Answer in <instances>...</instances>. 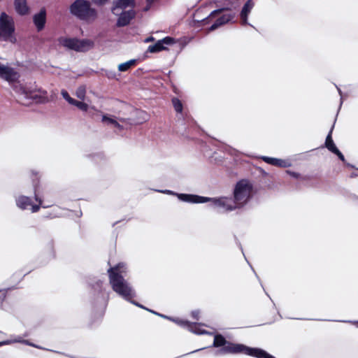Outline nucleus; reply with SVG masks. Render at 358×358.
I'll return each mask as SVG.
<instances>
[{
    "label": "nucleus",
    "mask_w": 358,
    "mask_h": 358,
    "mask_svg": "<svg viewBox=\"0 0 358 358\" xmlns=\"http://www.w3.org/2000/svg\"><path fill=\"white\" fill-rule=\"evenodd\" d=\"M14 91L17 93L20 96H22L26 99H35L36 96L32 94V92L28 91L24 86L21 84H15L13 86Z\"/></svg>",
    "instance_id": "18"
},
{
    "label": "nucleus",
    "mask_w": 358,
    "mask_h": 358,
    "mask_svg": "<svg viewBox=\"0 0 358 358\" xmlns=\"http://www.w3.org/2000/svg\"><path fill=\"white\" fill-rule=\"evenodd\" d=\"M61 94L62 96V97L71 105H72L73 103V102H75V100L74 99L71 98L70 96V95L69 94L68 92L65 90H62L61 91Z\"/></svg>",
    "instance_id": "29"
},
{
    "label": "nucleus",
    "mask_w": 358,
    "mask_h": 358,
    "mask_svg": "<svg viewBox=\"0 0 358 358\" xmlns=\"http://www.w3.org/2000/svg\"><path fill=\"white\" fill-rule=\"evenodd\" d=\"M203 324L201 323H197V322H190V326L187 327V329H188L189 331L198 334V335H202V334H212V333H210L204 329H201L199 328L200 326H203Z\"/></svg>",
    "instance_id": "20"
},
{
    "label": "nucleus",
    "mask_w": 358,
    "mask_h": 358,
    "mask_svg": "<svg viewBox=\"0 0 358 358\" xmlns=\"http://www.w3.org/2000/svg\"><path fill=\"white\" fill-rule=\"evenodd\" d=\"M156 191L159 192H162V193L166 194H168V195H172V196H177V195H178L180 194V193L173 192V191L170 190V189L156 190Z\"/></svg>",
    "instance_id": "32"
},
{
    "label": "nucleus",
    "mask_w": 358,
    "mask_h": 358,
    "mask_svg": "<svg viewBox=\"0 0 358 358\" xmlns=\"http://www.w3.org/2000/svg\"><path fill=\"white\" fill-rule=\"evenodd\" d=\"M253 187L247 180L238 181L233 190L232 196L215 197L213 200V208H217L220 213H229L243 208L252 199Z\"/></svg>",
    "instance_id": "1"
},
{
    "label": "nucleus",
    "mask_w": 358,
    "mask_h": 358,
    "mask_svg": "<svg viewBox=\"0 0 358 358\" xmlns=\"http://www.w3.org/2000/svg\"><path fill=\"white\" fill-rule=\"evenodd\" d=\"M148 9H149V7H146V8H145V10H148Z\"/></svg>",
    "instance_id": "54"
},
{
    "label": "nucleus",
    "mask_w": 358,
    "mask_h": 358,
    "mask_svg": "<svg viewBox=\"0 0 358 358\" xmlns=\"http://www.w3.org/2000/svg\"><path fill=\"white\" fill-rule=\"evenodd\" d=\"M199 313H200L199 310H194L192 311L191 315L196 320H199Z\"/></svg>",
    "instance_id": "36"
},
{
    "label": "nucleus",
    "mask_w": 358,
    "mask_h": 358,
    "mask_svg": "<svg viewBox=\"0 0 358 358\" xmlns=\"http://www.w3.org/2000/svg\"><path fill=\"white\" fill-rule=\"evenodd\" d=\"M253 7L254 2L252 0H248L243 5L240 13L241 23L242 25H250L252 27L255 28V27L250 24L248 21V15L250 13Z\"/></svg>",
    "instance_id": "14"
},
{
    "label": "nucleus",
    "mask_w": 358,
    "mask_h": 358,
    "mask_svg": "<svg viewBox=\"0 0 358 358\" xmlns=\"http://www.w3.org/2000/svg\"><path fill=\"white\" fill-rule=\"evenodd\" d=\"M33 21L38 31L43 29L46 22V10L45 8H42L39 13L34 15Z\"/></svg>",
    "instance_id": "16"
},
{
    "label": "nucleus",
    "mask_w": 358,
    "mask_h": 358,
    "mask_svg": "<svg viewBox=\"0 0 358 358\" xmlns=\"http://www.w3.org/2000/svg\"><path fill=\"white\" fill-rule=\"evenodd\" d=\"M222 149L224 152H228L230 150V148L227 147V145H222Z\"/></svg>",
    "instance_id": "42"
},
{
    "label": "nucleus",
    "mask_w": 358,
    "mask_h": 358,
    "mask_svg": "<svg viewBox=\"0 0 358 358\" xmlns=\"http://www.w3.org/2000/svg\"><path fill=\"white\" fill-rule=\"evenodd\" d=\"M15 30L13 19L5 12L1 13L0 15V41L15 43L16 42L14 35Z\"/></svg>",
    "instance_id": "5"
},
{
    "label": "nucleus",
    "mask_w": 358,
    "mask_h": 358,
    "mask_svg": "<svg viewBox=\"0 0 358 358\" xmlns=\"http://www.w3.org/2000/svg\"><path fill=\"white\" fill-rule=\"evenodd\" d=\"M23 344H25L27 345H29V346H31V347H34V348H38V349H43V350H49L48 349H46V348H43L39 345H37L31 342H30L29 340H25V341H23ZM50 351H52L54 352H56V353H58V354H61V355H64V353L62 352H59V351H55V350H50Z\"/></svg>",
    "instance_id": "30"
},
{
    "label": "nucleus",
    "mask_w": 358,
    "mask_h": 358,
    "mask_svg": "<svg viewBox=\"0 0 358 358\" xmlns=\"http://www.w3.org/2000/svg\"><path fill=\"white\" fill-rule=\"evenodd\" d=\"M218 10H220L219 12L220 13H222V12L224 11H226V10H229L230 8L229 7H222V8H218Z\"/></svg>",
    "instance_id": "41"
},
{
    "label": "nucleus",
    "mask_w": 358,
    "mask_h": 358,
    "mask_svg": "<svg viewBox=\"0 0 358 358\" xmlns=\"http://www.w3.org/2000/svg\"><path fill=\"white\" fill-rule=\"evenodd\" d=\"M146 310H148V312L152 313V314L156 315L157 314V312H156L153 310L149 309V308H146Z\"/></svg>",
    "instance_id": "44"
},
{
    "label": "nucleus",
    "mask_w": 358,
    "mask_h": 358,
    "mask_svg": "<svg viewBox=\"0 0 358 358\" xmlns=\"http://www.w3.org/2000/svg\"><path fill=\"white\" fill-rule=\"evenodd\" d=\"M334 125H333L327 134L325 140V147L332 153L338 148L336 145H335L333 139H332V131L334 129Z\"/></svg>",
    "instance_id": "21"
},
{
    "label": "nucleus",
    "mask_w": 358,
    "mask_h": 358,
    "mask_svg": "<svg viewBox=\"0 0 358 358\" xmlns=\"http://www.w3.org/2000/svg\"><path fill=\"white\" fill-rule=\"evenodd\" d=\"M266 296H268L269 297V299L272 301V299H271V296L268 295V294L266 292Z\"/></svg>",
    "instance_id": "51"
},
{
    "label": "nucleus",
    "mask_w": 358,
    "mask_h": 358,
    "mask_svg": "<svg viewBox=\"0 0 358 358\" xmlns=\"http://www.w3.org/2000/svg\"><path fill=\"white\" fill-rule=\"evenodd\" d=\"M176 43L175 39L171 36H166L158 40L154 45L148 46V52L156 53L166 50V45H171Z\"/></svg>",
    "instance_id": "9"
},
{
    "label": "nucleus",
    "mask_w": 358,
    "mask_h": 358,
    "mask_svg": "<svg viewBox=\"0 0 358 358\" xmlns=\"http://www.w3.org/2000/svg\"><path fill=\"white\" fill-rule=\"evenodd\" d=\"M155 0H146L147 3L150 5L154 2Z\"/></svg>",
    "instance_id": "49"
},
{
    "label": "nucleus",
    "mask_w": 358,
    "mask_h": 358,
    "mask_svg": "<svg viewBox=\"0 0 358 358\" xmlns=\"http://www.w3.org/2000/svg\"><path fill=\"white\" fill-rule=\"evenodd\" d=\"M250 267H251L252 270L253 271V272L255 273V276H256V277L258 278V280H259V278L258 275L257 274V273L255 272V271L254 270V268H253L251 266H250Z\"/></svg>",
    "instance_id": "47"
},
{
    "label": "nucleus",
    "mask_w": 358,
    "mask_h": 358,
    "mask_svg": "<svg viewBox=\"0 0 358 358\" xmlns=\"http://www.w3.org/2000/svg\"><path fill=\"white\" fill-rule=\"evenodd\" d=\"M6 341H11V344L14 343H23V341H25V340L22 339V338L21 336H17L15 339H8V340H6Z\"/></svg>",
    "instance_id": "35"
},
{
    "label": "nucleus",
    "mask_w": 358,
    "mask_h": 358,
    "mask_svg": "<svg viewBox=\"0 0 358 358\" xmlns=\"http://www.w3.org/2000/svg\"><path fill=\"white\" fill-rule=\"evenodd\" d=\"M127 301H129L131 303L134 304V306H137V307H139L142 309H144V310H146V307H145L143 305L139 303L138 302L133 300V299H131V300H126Z\"/></svg>",
    "instance_id": "34"
},
{
    "label": "nucleus",
    "mask_w": 358,
    "mask_h": 358,
    "mask_svg": "<svg viewBox=\"0 0 358 358\" xmlns=\"http://www.w3.org/2000/svg\"><path fill=\"white\" fill-rule=\"evenodd\" d=\"M14 7L16 13L20 15H25L29 13L27 0H14Z\"/></svg>",
    "instance_id": "19"
},
{
    "label": "nucleus",
    "mask_w": 358,
    "mask_h": 358,
    "mask_svg": "<svg viewBox=\"0 0 358 358\" xmlns=\"http://www.w3.org/2000/svg\"><path fill=\"white\" fill-rule=\"evenodd\" d=\"M5 298H6V294H4V295L3 296V297H2L1 300H2V301H3V300L5 299Z\"/></svg>",
    "instance_id": "50"
},
{
    "label": "nucleus",
    "mask_w": 358,
    "mask_h": 358,
    "mask_svg": "<svg viewBox=\"0 0 358 358\" xmlns=\"http://www.w3.org/2000/svg\"><path fill=\"white\" fill-rule=\"evenodd\" d=\"M175 318H176V317H171V316H168L167 320H170V321H171V322H173V320H175Z\"/></svg>",
    "instance_id": "46"
},
{
    "label": "nucleus",
    "mask_w": 358,
    "mask_h": 358,
    "mask_svg": "<svg viewBox=\"0 0 358 358\" xmlns=\"http://www.w3.org/2000/svg\"><path fill=\"white\" fill-rule=\"evenodd\" d=\"M102 121L107 124H113L119 129H122V125H120L114 118L109 117L108 115H103L102 116Z\"/></svg>",
    "instance_id": "24"
},
{
    "label": "nucleus",
    "mask_w": 358,
    "mask_h": 358,
    "mask_svg": "<svg viewBox=\"0 0 358 358\" xmlns=\"http://www.w3.org/2000/svg\"><path fill=\"white\" fill-rule=\"evenodd\" d=\"M65 48L76 52H85L94 47V42L90 39H78L76 38H66L61 41Z\"/></svg>",
    "instance_id": "6"
},
{
    "label": "nucleus",
    "mask_w": 358,
    "mask_h": 358,
    "mask_svg": "<svg viewBox=\"0 0 358 358\" xmlns=\"http://www.w3.org/2000/svg\"><path fill=\"white\" fill-rule=\"evenodd\" d=\"M336 87L337 88L339 95L341 96V101H340V106H339V108H341V107L343 104V92L338 87H337L336 85Z\"/></svg>",
    "instance_id": "39"
},
{
    "label": "nucleus",
    "mask_w": 358,
    "mask_h": 358,
    "mask_svg": "<svg viewBox=\"0 0 358 358\" xmlns=\"http://www.w3.org/2000/svg\"><path fill=\"white\" fill-rule=\"evenodd\" d=\"M46 250L48 252L50 259H54L55 257V251L54 248V241L50 240L46 244Z\"/></svg>",
    "instance_id": "25"
},
{
    "label": "nucleus",
    "mask_w": 358,
    "mask_h": 358,
    "mask_svg": "<svg viewBox=\"0 0 358 358\" xmlns=\"http://www.w3.org/2000/svg\"><path fill=\"white\" fill-rule=\"evenodd\" d=\"M92 1L96 5L103 6L108 1V0H92Z\"/></svg>",
    "instance_id": "38"
},
{
    "label": "nucleus",
    "mask_w": 358,
    "mask_h": 358,
    "mask_svg": "<svg viewBox=\"0 0 358 358\" xmlns=\"http://www.w3.org/2000/svg\"><path fill=\"white\" fill-rule=\"evenodd\" d=\"M46 217H48V218H52V216H50V215H47Z\"/></svg>",
    "instance_id": "53"
},
{
    "label": "nucleus",
    "mask_w": 358,
    "mask_h": 358,
    "mask_svg": "<svg viewBox=\"0 0 358 358\" xmlns=\"http://www.w3.org/2000/svg\"><path fill=\"white\" fill-rule=\"evenodd\" d=\"M171 102H172L174 110H176V112L178 114H180L181 115V117L182 118H184V116H183V114H182L183 105H182L181 101L178 98H177V97H173L171 99Z\"/></svg>",
    "instance_id": "22"
},
{
    "label": "nucleus",
    "mask_w": 358,
    "mask_h": 358,
    "mask_svg": "<svg viewBox=\"0 0 358 358\" xmlns=\"http://www.w3.org/2000/svg\"><path fill=\"white\" fill-rule=\"evenodd\" d=\"M173 322L184 329H187V327L190 326L189 321L182 320L178 317H176L175 320H173Z\"/></svg>",
    "instance_id": "28"
},
{
    "label": "nucleus",
    "mask_w": 358,
    "mask_h": 358,
    "mask_svg": "<svg viewBox=\"0 0 358 358\" xmlns=\"http://www.w3.org/2000/svg\"><path fill=\"white\" fill-rule=\"evenodd\" d=\"M135 5V0H115L113 3L111 12L114 15H118V10L120 9L124 10L129 7L133 9Z\"/></svg>",
    "instance_id": "13"
},
{
    "label": "nucleus",
    "mask_w": 358,
    "mask_h": 358,
    "mask_svg": "<svg viewBox=\"0 0 358 358\" xmlns=\"http://www.w3.org/2000/svg\"><path fill=\"white\" fill-rule=\"evenodd\" d=\"M137 64V59H132L126 62L122 63L118 66V70L124 72L129 70L131 67L135 66Z\"/></svg>",
    "instance_id": "23"
},
{
    "label": "nucleus",
    "mask_w": 358,
    "mask_h": 358,
    "mask_svg": "<svg viewBox=\"0 0 358 358\" xmlns=\"http://www.w3.org/2000/svg\"><path fill=\"white\" fill-rule=\"evenodd\" d=\"M10 344H11V341H6V340L0 341V347L6 345H10Z\"/></svg>",
    "instance_id": "40"
},
{
    "label": "nucleus",
    "mask_w": 358,
    "mask_h": 358,
    "mask_svg": "<svg viewBox=\"0 0 358 358\" xmlns=\"http://www.w3.org/2000/svg\"><path fill=\"white\" fill-rule=\"evenodd\" d=\"M1 291H6V289H3V290H2V289H0V292H1Z\"/></svg>",
    "instance_id": "55"
},
{
    "label": "nucleus",
    "mask_w": 358,
    "mask_h": 358,
    "mask_svg": "<svg viewBox=\"0 0 358 358\" xmlns=\"http://www.w3.org/2000/svg\"><path fill=\"white\" fill-rule=\"evenodd\" d=\"M155 40V38L152 37V36H150L148 38H147L145 41V42H150V41H153Z\"/></svg>",
    "instance_id": "43"
},
{
    "label": "nucleus",
    "mask_w": 358,
    "mask_h": 358,
    "mask_svg": "<svg viewBox=\"0 0 358 358\" xmlns=\"http://www.w3.org/2000/svg\"><path fill=\"white\" fill-rule=\"evenodd\" d=\"M86 94V87L81 85L78 87L76 92V96L80 99H84Z\"/></svg>",
    "instance_id": "26"
},
{
    "label": "nucleus",
    "mask_w": 358,
    "mask_h": 358,
    "mask_svg": "<svg viewBox=\"0 0 358 358\" xmlns=\"http://www.w3.org/2000/svg\"><path fill=\"white\" fill-rule=\"evenodd\" d=\"M261 159L266 164L281 168H288L292 166V164L289 159H282L267 156H262Z\"/></svg>",
    "instance_id": "15"
},
{
    "label": "nucleus",
    "mask_w": 358,
    "mask_h": 358,
    "mask_svg": "<svg viewBox=\"0 0 358 358\" xmlns=\"http://www.w3.org/2000/svg\"><path fill=\"white\" fill-rule=\"evenodd\" d=\"M72 105L76 106L80 110H82L83 112L87 111V110L89 108L88 104H87L86 103L82 102V101H77V100H75V102H73V103Z\"/></svg>",
    "instance_id": "27"
},
{
    "label": "nucleus",
    "mask_w": 358,
    "mask_h": 358,
    "mask_svg": "<svg viewBox=\"0 0 358 358\" xmlns=\"http://www.w3.org/2000/svg\"><path fill=\"white\" fill-rule=\"evenodd\" d=\"M32 178H31V183H32V191L34 194V198L36 201L38 203V204H34L32 201V205L29 206V210L31 213H37L42 206L43 200L38 194V190L40 185L39 178L38 177V172L35 171H31Z\"/></svg>",
    "instance_id": "7"
},
{
    "label": "nucleus",
    "mask_w": 358,
    "mask_h": 358,
    "mask_svg": "<svg viewBox=\"0 0 358 358\" xmlns=\"http://www.w3.org/2000/svg\"><path fill=\"white\" fill-rule=\"evenodd\" d=\"M70 13L77 19L92 22L98 17L97 10L87 0H75L69 6Z\"/></svg>",
    "instance_id": "4"
},
{
    "label": "nucleus",
    "mask_w": 358,
    "mask_h": 358,
    "mask_svg": "<svg viewBox=\"0 0 358 358\" xmlns=\"http://www.w3.org/2000/svg\"><path fill=\"white\" fill-rule=\"evenodd\" d=\"M0 78L11 83L18 78V74L13 68L2 65L0 66Z\"/></svg>",
    "instance_id": "11"
},
{
    "label": "nucleus",
    "mask_w": 358,
    "mask_h": 358,
    "mask_svg": "<svg viewBox=\"0 0 358 358\" xmlns=\"http://www.w3.org/2000/svg\"><path fill=\"white\" fill-rule=\"evenodd\" d=\"M220 10H218V8H217V9H215V10H213V11L210 13V15H208V17H206V18L204 20V21L207 20L209 17H212L215 16L216 15L220 14V13L219 12Z\"/></svg>",
    "instance_id": "37"
},
{
    "label": "nucleus",
    "mask_w": 358,
    "mask_h": 358,
    "mask_svg": "<svg viewBox=\"0 0 358 358\" xmlns=\"http://www.w3.org/2000/svg\"><path fill=\"white\" fill-rule=\"evenodd\" d=\"M343 322H352V323L356 324L357 327H358V321H354V322H352V321H343Z\"/></svg>",
    "instance_id": "45"
},
{
    "label": "nucleus",
    "mask_w": 358,
    "mask_h": 358,
    "mask_svg": "<svg viewBox=\"0 0 358 358\" xmlns=\"http://www.w3.org/2000/svg\"><path fill=\"white\" fill-rule=\"evenodd\" d=\"M177 198L185 203H204L207 202H210V206L213 208V200L215 198H210L207 196H203L197 194H185V193H180L177 195Z\"/></svg>",
    "instance_id": "8"
},
{
    "label": "nucleus",
    "mask_w": 358,
    "mask_h": 358,
    "mask_svg": "<svg viewBox=\"0 0 358 358\" xmlns=\"http://www.w3.org/2000/svg\"><path fill=\"white\" fill-rule=\"evenodd\" d=\"M287 174L290 176L291 177L298 179L301 177V174L299 173L291 171V170H287L286 171Z\"/></svg>",
    "instance_id": "31"
},
{
    "label": "nucleus",
    "mask_w": 358,
    "mask_h": 358,
    "mask_svg": "<svg viewBox=\"0 0 358 358\" xmlns=\"http://www.w3.org/2000/svg\"><path fill=\"white\" fill-rule=\"evenodd\" d=\"M119 17L117 18L116 26L117 27H122L128 25L131 20L136 16V12L134 9L122 11L120 13H118Z\"/></svg>",
    "instance_id": "10"
},
{
    "label": "nucleus",
    "mask_w": 358,
    "mask_h": 358,
    "mask_svg": "<svg viewBox=\"0 0 358 358\" xmlns=\"http://www.w3.org/2000/svg\"><path fill=\"white\" fill-rule=\"evenodd\" d=\"M3 64L0 63V66H1Z\"/></svg>",
    "instance_id": "56"
},
{
    "label": "nucleus",
    "mask_w": 358,
    "mask_h": 358,
    "mask_svg": "<svg viewBox=\"0 0 358 358\" xmlns=\"http://www.w3.org/2000/svg\"><path fill=\"white\" fill-rule=\"evenodd\" d=\"M333 153L336 155L342 162H344L345 161L344 155L338 148Z\"/></svg>",
    "instance_id": "33"
},
{
    "label": "nucleus",
    "mask_w": 358,
    "mask_h": 358,
    "mask_svg": "<svg viewBox=\"0 0 358 358\" xmlns=\"http://www.w3.org/2000/svg\"><path fill=\"white\" fill-rule=\"evenodd\" d=\"M14 200L16 207L22 211L29 210V206L32 205V198L24 194L15 196Z\"/></svg>",
    "instance_id": "12"
},
{
    "label": "nucleus",
    "mask_w": 358,
    "mask_h": 358,
    "mask_svg": "<svg viewBox=\"0 0 358 358\" xmlns=\"http://www.w3.org/2000/svg\"><path fill=\"white\" fill-rule=\"evenodd\" d=\"M162 313H157V315L160 317V315H162Z\"/></svg>",
    "instance_id": "52"
},
{
    "label": "nucleus",
    "mask_w": 358,
    "mask_h": 358,
    "mask_svg": "<svg viewBox=\"0 0 358 358\" xmlns=\"http://www.w3.org/2000/svg\"><path fill=\"white\" fill-rule=\"evenodd\" d=\"M213 346L215 348H221L217 351V355L242 353L256 358L262 349L249 347L241 343H231L227 341L226 338L220 334L214 336Z\"/></svg>",
    "instance_id": "3"
},
{
    "label": "nucleus",
    "mask_w": 358,
    "mask_h": 358,
    "mask_svg": "<svg viewBox=\"0 0 358 358\" xmlns=\"http://www.w3.org/2000/svg\"><path fill=\"white\" fill-rule=\"evenodd\" d=\"M160 317L167 320L168 315L162 314V315H160Z\"/></svg>",
    "instance_id": "48"
},
{
    "label": "nucleus",
    "mask_w": 358,
    "mask_h": 358,
    "mask_svg": "<svg viewBox=\"0 0 358 358\" xmlns=\"http://www.w3.org/2000/svg\"><path fill=\"white\" fill-rule=\"evenodd\" d=\"M107 273L110 285L118 296L124 300H131L136 296L134 287L127 279L129 270L124 263L110 266Z\"/></svg>",
    "instance_id": "2"
},
{
    "label": "nucleus",
    "mask_w": 358,
    "mask_h": 358,
    "mask_svg": "<svg viewBox=\"0 0 358 358\" xmlns=\"http://www.w3.org/2000/svg\"><path fill=\"white\" fill-rule=\"evenodd\" d=\"M234 13L222 15L218 17L215 22L208 28V31H213L220 27L229 22L234 18Z\"/></svg>",
    "instance_id": "17"
},
{
    "label": "nucleus",
    "mask_w": 358,
    "mask_h": 358,
    "mask_svg": "<svg viewBox=\"0 0 358 358\" xmlns=\"http://www.w3.org/2000/svg\"><path fill=\"white\" fill-rule=\"evenodd\" d=\"M0 334H1V332L0 331Z\"/></svg>",
    "instance_id": "57"
}]
</instances>
